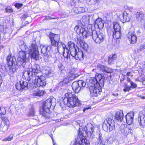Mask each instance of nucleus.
Masks as SVG:
<instances>
[{
  "instance_id": "1",
  "label": "nucleus",
  "mask_w": 145,
  "mask_h": 145,
  "mask_svg": "<svg viewBox=\"0 0 145 145\" xmlns=\"http://www.w3.org/2000/svg\"><path fill=\"white\" fill-rule=\"evenodd\" d=\"M104 77L103 74L97 73L95 78H91L86 80V82L83 80H79L73 83L72 87L73 90L78 93L82 87L86 86L89 89L91 95L96 97L102 91L101 87L104 84Z\"/></svg>"
},
{
  "instance_id": "2",
  "label": "nucleus",
  "mask_w": 145,
  "mask_h": 145,
  "mask_svg": "<svg viewBox=\"0 0 145 145\" xmlns=\"http://www.w3.org/2000/svg\"><path fill=\"white\" fill-rule=\"evenodd\" d=\"M40 66L35 64L31 67V68H27L23 72V78L29 81L33 77H35V82L38 87L44 86L46 84L45 77L41 74Z\"/></svg>"
},
{
  "instance_id": "3",
  "label": "nucleus",
  "mask_w": 145,
  "mask_h": 145,
  "mask_svg": "<svg viewBox=\"0 0 145 145\" xmlns=\"http://www.w3.org/2000/svg\"><path fill=\"white\" fill-rule=\"evenodd\" d=\"M64 104L70 108L78 106L80 104L79 100L74 93L68 92L65 94L63 100Z\"/></svg>"
},
{
  "instance_id": "4",
  "label": "nucleus",
  "mask_w": 145,
  "mask_h": 145,
  "mask_svg": "<svg viewBox=\"0 0 145 145\" xmlns=\"http://www.w3.org/2000/svg\"><path fill=\"white\" fill-rule=\"evenodd\" d=\"M21 49L22 50L20 51L18 54V56L17 59V62L20 66H22L24 68H25L27 67L26 63L28 61L29 54L23 50L24 49L26 50L27 49V47L24 44L21 46Z\"/></svg>"
},
{
  "instance_id": "5",
  "label": "nucleus",
  "mask_w": 145,
  "mask_h": 145,
  "mask_svg": "<svg viewBox=\"0 0 145 145\" xmlns=\"http://www.w3.org/2000/svg\"><path fill=\"white\" fill-rule=\"evenodd\" d=\"M71 55L77 60H83L84 57L82 50L79 49L72 42H69L68 43Z\"/></svg>"
},
{
  "instance_id": "6",
  "label": "nucleus",
  "mask_w": 145,
  "mask_h": 145,
  "mask_svg": "<svg viewBox=\"0 0 145 145\" xmlns=\"http://www.w3.org/2000/svg\"><path fill=\"white\" fill-rule=\"evenodd\" d=\"M51 45L54 47H57L58 52H59L63 48H65L66 45L60 41V36L58 34H55L50 33L49 35Z\"/></svg>"
},
{
  "instance_id": "7",
  "label": "nucleus",
  "mask_w": 145,
  "mask_h": 145,
  "mask_svg": "<svg viewBox=\"0 0 145 145\" xmlns=\"http://www.w3.org/2000/svg\"><path fill=\"white\" fill-rule=\"evenodd\" d=\"M54 98H50L44 101L43 103L42 108L40 111V114L44 117H47L48 114L50 112V109L51 106H54L55 105Z\"/></svg>"
},
{
  "instance_id": "8",
  "label": "nucleus",
  "mask_w": 145,
  "mask_h": 145,
  "mask_svg": "<svg viewBox=\"0 0 145 145\" xmlns=\"http://www.w3.org/2000/svg\"><path fill=\"white\" fill-rule=\"evenodd\" d=\"M7 63L9 67V71L11 74H13L18 69V66L14 57L12 56L11 54H10L7 58Z\"/></svg>"
},
{
  "instance_id": "9",
  "label": "nucleus",
  "mask_w": 145,
  "mask_h": 145,
  "mask_svg": "<svg viewBox=\"0 0 145 145\" xmlns=\"http://www.w3.org/2000/svg\"><path fill=\"white\" fill-rule=\"evenodd\" d=\"M91 33L92 38L94 41L97 43L103 42L105 39V34L104 31H97L95 30L92 31Z\"/></svg>"
},
{
  "instance_id": "10",
  "label": "nucleus",
  "mask_w": 145,
  "mask_h": 145,
  "mask_svg": "<svg viewBox=\"0 0 145 145\" xmlns=\"http://www.w3.org/2000/svg\"><path fill=\"white\" fill-rule=\"evenodd\" d=\"M102 125L103 129L107 132H109L115 128L114 121L111 118L106 119L104 120Z\"/></svg>"
},
{
  "instance_id": "11",
  "label": "nucleus",
  "mask_w": 145,
  "mask_h": 145,
  "mask_svg": "<svg viewBox=\"0 0 145 145\" xmlns=\"http://www.w3.org/2000/svg\"><path fill=\"white\" fill-rule=\"evenodd\" d=\"M38 49V46L36 41L34 40L31 46L29 47V54L31 55V58L36 60L39 59V52Z\"/></svg>"
},
{
  "instance_id": "12",
  "label": "nucleus",
  "mask_w": 145,
  "mask_h": 145,
  "mask_svg": "<svg viewBox=\"0 0 145 145\" xmlns=\"http://www.w3.org/2000/svg\"><path fill=\"white\" fill-rule=\"evenodd\" d=\"M40 47L41 50V53L43 54L44 57L45 59H47L48 57L51 56L52 51L50 46H46L41 45Z\"/></svg>"
},
{
  "instance_id": "13",
  "label": "nucleus",
  "mask_w": 145,
  "mask_h": 145,
  "mask_svg": "<svg viewBox=\"0 0 145 145\" xmlns=\"http://www.w3.org/2000/svg\"><path fill=\"white\" fill-rule=\"evenodd\" d=\"M84 132V131H80L79 129V131L78 132L77 136L79 139V145H89V141L86 139L85 137L83 135Z\"/></svg>"
},
{
  "instance_id": "14",
  "label": "nucleus",
  "mask_w": 145,
  "mask_h": 145,
  "mask_svg": "<svg viewBox=\"0 0 145 145\" xmlns=\"http://www.w3.org/2000/svg\"><path fill=\"white\" fill-rule=\"evenodd\" d=\"M9 121L5 116L2 117L0 120V130L1 131H5L8 129L7 125L9 124Z\"/></svg>"
},
{
  "instance_id": "15",
  "label": "nucleus",
  "mask_w": 145,
  "mask_h": 145,
  "mask_svg": "<svg viewBox=\"0 0 145 145\" xmlns=\"http://www.w3.org/2000/svg\"><path fill=\"white\" fill-rule=\"evenodd\" d=\"M138 121L140 126L142 128L145 127V111L140 112L138 117Z\"/></svg>"
},
{
  "instance_id": "16",
  "label": "nucleus",
  "mask_w": 145,
  "mask_h": 145,
  "mask_svg": "<svg viewBox=\"0 0 145 145\" xmlns=\"http://www.w3.org/2000/svg\"><path fill=\"white\" fill-rule=\"evenodd\" d=\"M120 128L121 133L124 135L127 136L131 133L130 127H127L126 125L122 124L120 125Z\"/></svg>"
},
{
  "instance_id": "17",
  "label": "nucleus",
  "mask_w": 145,
  "mask_h": 145,
  "mask_svg": "<svg viewBox=\"0 0 145 145\" xmlns=\"http://www.w3.org/2000/svg\"><path fill=\"white\" fill-rule=\"evenodd\" d=\"M123 111L119 110L116 112L115 115V120L116 121L121 122L123 120Z\"/></svg>"
},
{
  "instance_id": "18",
  "label": "nucleus",
  "mask_w": 145,
  "mask_h": 145,
  "mask_svg": "<svg viewBox=\"0 0 145 145\" xmlns=\"http://www.w3.org/2000/svg\"><path fill=\"white\" fill-rule=\"evenodd\" d=\"M104 23L101 18H98L94 22V26L95 29H102L104 27Z\"/></svg>"
},
{
  "instance_id": "19",
  "label": "nucleus",
  "mask_w": 145,
  "mask_h": 145,
  "mask_svg": "<svg viewBox=\"0 0 145 145\" xmlns=\"http://www.w3.org/2000/svg\"><path fill=\"white\" fill-rule=\"evenodd\" d=\"M134 117V114L132 112L129 113L125 116L126 122L128 125H130L133 123Z\"/></svg>"
},
{
  "instance_id": "20",
  "label": "nucleus",
  "mask_w": 145,
  "mask_h": 145,
  "mask_svg": "<svg viewBox=\"0 0 145 145\" xmlns=\"http://www.w3.org/2000/svg\"><path fill=\"white\" fill-rule=\"evenodd\" d=\"M120 20L123 22H128L130 20L128 14L126 12H121L119 16Z\"/></svg>"
},
{
  "instance_id": "21",
  "label": "nucleus",
  "mask_w": 145,
  "mask_h": 145,
  "mask_svg": "<svg viewBox=\"0 0 145 145\" xmlns=\"http://www.w3.org/2000/svg\"><path fill=\"white\" fill-rule=\"evenodd\" d=\"M81 22L80 20L78 21V23ZM84 26L82 22L79 23L78 25H76L74 28V31H76L77 33L81 35V33L82 32V30L84 28Z\"/></svg>"
},
{
  "instance_id": "22",
  "label": "nucleus",
  "mask_w": 145,
  "mask_h": 145,
  "mask_svg": "<svg viewBox=\"0 0 145 145\" xmlns=\"http://www.w3.org/2000/svg\"><path fill=\"white\" fill-rule=\"evenodd\" d=\"M93 30L91 29H89V30H86L84 28L82 30L81 35H82L83 39H86L89 36H92L91 35V33Z\"/></svg>"
},
{
  "instance_id": "23",
  "label": "nucleus",
  "mask_w": 145,
  "mask_h": 145,
  "mask_svg": "<svg viewBox=\"0 0 145 145\" xmlns=\"http://www.w3.org/2000/svg\"><path fill=\"white\" fill-rule=\"evenodd\" d=\"M136 17L137 20L141 23H144L145 21V16L144 14L140 12H137L136 14Z\"/></svg>"
},
{
  "instance_id": "24",
  "label": "nucleus",
  "mask_w": 145,
  "mask_h": 145,
  "mask_svg": "<svg viewBox=\"0 0 145 145\" xmlns=\"http://www.w3.org/2000/svg\"><path fill=\"white\" fill-rule=\"evenodd\" d=\"M97 68L98 70L105 73H108L110 72V69L108 67L101 65H98Z\"/></svg>"
},
{
  "instance_id": "25",
  "label": "nucleus",
  "mask_w": 145,
  "mask_h": 145,
  "mask_svg": "<svg viewBox=\"0 0 145 145\" xmlns=\"http://www.w3.org/2000/svg\"><path fill=\"white\" fill-rule=\"evenodd\" d=\"M60 52H62L63 53V56L65 58H68L69 57L71 53H70L69 49L67 48L66 47L65 48H63V50L61 51Z\"/></svg>"
},
{
  "instance_id": "26",
  "label": "nucleus",
  "mask_w": 145,
  "mask_h": 145,
  "mask_svg": "<svg viewBox=\"0 0 145 145\" xmlns=\"http://www.w3.org/2000/svg\"><path fill=\"white\" fill-rule=\"evenodd\" d=\"M117 58V55L115 54H111L108 57V63L109 64L113 63Z\"/></svg>"
},
{
  "instance_id": "27",
  "label": "nucleus",
  "mask_w": 145,
  "mask_h": 145,
  "mask_svg": "<svg viewBox=\"0 0 145 145\" xmlns=\"http://www.w3.org/2000/svg\"><path fill=\"white\" fill-rule=\"evenodd\" d=\"M44 74L49 77H52L54 75V71L50 69L49 67H47L45 70Z\"/></svg>"
},
{
  "instance_id": "28",
  "label": "nucleus",
  "mask_w": 145,
  "mask_h": 145,
  "mask_svg": "<svg viewBox=\"0 0 145 145\" xmlns=\"http://www.w3.org/2000/svg\"><path fill=\"white\" fill-rule=\"evenodd\" d=\"M128 38L131 44H133L137 41V38L136 36L133 35H128Z\"/></svg>"
},
{
  "instance_id": "29",
  "label": "nucleus",
  "mask_w": 145,
  "mask_h": 145,
  "mask_svg": "<svg viewBox=\"0 0 145 145\" xmlns=\"http://www.w3.org/2000/svg\"><path fill=\"white\" fill-rule=\"evenodd\" d=\"M112 32L113 37L115 39H119L121 36V30L116 31H113L112 30Z\"/></svg>"
},
{
  "instance_id": "30",
  "label": "nucleus",
  "mask_w": 145,
  "mask_h": 145,
  "mask_svg": "<svg viewBox=\"0 0 145 145\" xmlns=\"http://www.w3.org/2000/svg\"><path fill=\"white\" fill-rule=\"evenodd\" d=\"M91 130L87 133V136L90 139L92 140L94 138V135L93 134V131H94V128L91 125Z\"/></svg>"
},
{
  "instance_id": "31",
  "label": "nucleus",
  "mask_w": 145,
  "mask_h": 145,
  "mask_svg": "<svg viewBox=\"0 0 145 145\" xmlns=\"http://www.w3.org/2000/svg\"><path fill=\"white\" fill-rule=\"evenodd\" d=\"M121 27L120 25L117 22H114L113 23V29L112 30L113 31H120Z\"/></svg>"
},
{
  "instance_id": "32",
  "label": "nucleus",
  "mask_w": 145,
  "mask_h": 145,
  "mask_svg": "<svg viewBox=\"0 0 145 145\" xmlns=\"http://www.w3.org/2000/svg\"><path fill=\"white\" fill-rule=\"evenodd\" d=\"M45 93V91L39 89L34 92L33 95L36 96H40L43 95Z\"/></svg>"
},
{
  "instance_id": "33",
  "label": "nucleus",
  "mask_w": 145,
  "mask_h": 145,
  "mask_svg": "<svg viewBox=\"0 0 145 145\" xmlns=\"http://www.w3.org/2000/svg\"><path fill=\"white\" fill-rule=\"evenodd\" d=\"M70 80L68 78H64L62 81H61L59 83L60 86H64L69 83Z\"/></svg>"
},
{
  "instance_id": "34",
  "label": "nucleus",
  "mask_w": 145,
  "mask_h": 145,
  "mask_svg": "<svg viewBox=\"0 0 145 145\" xmlns=\"http://www.w3.org/2000/svg\"><path fill=\"white\" fill-rule=\"evenodd\" d=\"M35 112L33 108L31 107L28 111L27 115L29 116H33L35 114Z\"/></svg>"
},
{
  "instance_id": "35",
  "label": "nucleus",
  "mask_w": 145,
  "mask_h": 145,
  "mask_svg": "<svg viewBox=\"0 0 145 145\" xmlns=\"http://www.w3.org/2000/svg\"><path fill=\"white\" fill-rule=\"evenodd\" d=\"M22 80L19 81L16 84L15 86L16 89L18 90H22Z\"/></svg>"
},
{
  "instance_id": "36",
  "label": "nucleus",
  "mask_w": 145,
  "mask_h": 145,
  "mask_svg": "<svg viewBox=\"0 0 145 145\" xmlns=\"http://www.w3.org/2000/svg\"><path fill=\"white\" fill-rule=\"evenodd\" d=\"M22 90L26 89H28V84L27 82L22 80Z\"/></svg>"
},
{
  "instance_id": "37",
  "label": "nucleus",
  "mask_w": 145,
  "mask_h": 145,
  "mask_svg": "<svg viewBox=\"0 0 145 145\" xmlns=\"http://www.w3.org/2000/svg\"><path fill=\"white\" fill-rule=\"evenodd\" d=\"M78 140L77 136L76 137L74 140L71 142V145H79Z\"/></svg>"
},
{
  "instance_id": "38",
  "label": "nucleus",
  "mask_w": 145,
  "mask_h": 145,
  "mask_svg": "<svg viewBox=\"0 0 145 145\" xmlns=\"http://www.w3.org/2000/svg\"><path fill=\"white\" fill-rule=\"evenodd\" d=\"M5 12L6 13H10L13 12V10L10 6H7L5 8Z\"/></svg>"
},
{
  "instance_id": "39",
  "label": "nucleus",
  "mask_w": 145,
  "mask_h": 145,
  "mask_svg": "<svg viewBox=\"0 0 145 145\" xmlns=\"http://www.w3.org/2000/svg\"><path fill=\"white\" fill-rule=\"evenodd\" d=\"M136 80L142 82V84L145 85V77H139L137 79H136Z\"/></svg>"
},
{
  "instance_id": "40",
  "label": "nucleus",
  "mask_w": 145,
  "mask_h": 145,
  "mask_svg": "<svg viewBox=\"0 0 145 145\" xmlns=\"http://www.w3.org/2000/svg\"><path fill=\"white\" fill-rule=\"evenodd\" d=\"M77 43L78 44L80 45V46H81V45H83L85 43L84 41L82 39L80 38L77 39Z\"/></svg>"
},
{
  "instance_id": "41",
  "label": "nucleus",
  "mask_w": 145,
  "mask_h": 145,
  "mask_svg": "<svg viewBox=\"0 0 145 145\" xmlns=\"http://www.w3.org/2000/svg\"><path fill=\"white\" fill-rule=\"evenodd\" d=\"M6 112V111L4 108L3 107H0V114L4 115L5 114Z\"/></svg>"
},
{
  "instance_id": "42",
  "label": "nucleus",
  "mask_w": 145,
  "mask_h": 145,
  "mask_svg": "<svg viewBox=\"0 0 145 145\" xmlns=\"http://www.w3.org/2000/svg\"><path fill=\"white\" fill-rule=\"evenodd\" d=\"M106 141L108 143L113 144L114 140L112 137H110L106 139Z\"/></svg>"
},
{
  "instance_id": "43",
  "label": "nucleus",
  "mask_w": 145,
  "mask_h": 145,
  "mask_svg": "<svg viewBox=\"0 0 145 145\" xmlns=\"http://www.w3.org/2000/svg\"><path fill=\"white\" fill-rule=\"evenodd\" d=\"M84 50L86 51H87V49L88 48V45L87 44L85 43L83 45H81L80 46Z\"/></svg>"
},
{
  "instance_id": "44",
  "label": "nucleus",
  "mask_w": 145,
  "mask_h": 145,
  "mask_svg": "<svg viewBox=\"0 0 145 145\" xmlns=\"http://www.w3.org/2000/svg\"><path fill=\"white\" fill-rule=\"evenodd\" d=\"M131 90V88L130 86H128L126 84L125 86V88L123 89V91L125 92L127 91H129Z\"/></svg>"
},
{
  "instance_id": "45",
  "label": "nucleus",
  "mask_w": 145,
  "mask_h": 145,
  "mask_svg": "<svg viewBox=\"0 0 145 145\" xmlns=\"http://www.w3.org/2000/svg\"><path fill=\"white\" fill-rule=\"evenodd\" d=\"M15 7L17 8H19L23 6L22 3H17L15 4Z\"/></svg>"
},
{
  "instance_id": "46",
  "label": "nucleus",
  "mask_w": 145,
  "mask_h": 145,
  "mask_svg": "<svg viewBox=\"0 0 145 145\" xmlns=\"http://www.w3.org/2000/svg\"><path fill=\"white\" fill-rule=\"evenodd\" d=\"M14 135L13 134H11L8 136L7 138L5 139V140L6 141H10L13 138Z\"/></svg>"
},
{
  "instance_id": "47",
  "label": "nucleus",
  "mask_w": 145,
  "mask_h": 145,
  "mask_svg": "<svg viewBox=\"0 0 145 145\" xmlns=\"http://www.w3.org/2000/svg\"><path fill=\"white\" fill-rule=\"evenodd\" d=\"M145 49V45L144 43L141 44L139 48V49L140 51H141Z\"/></svg>"
},
{
  "instance_id": "48",
  "label": "nucleus",
  "mask_w": 145,
  "mask_h": 145,
  "mask_svg": "<svg viewBox=\"0 0 145 145\" xmlns=\"http://www.w3.org/2000/svg\"><path fill=\"white\" fill-rule=\"evenodd\" d=\"M131 86H130L131 88H135L137 87V85L133 82H131L130 84Z\"/></svg>"
},
{
  "instance_id": "49",
  "label": "nucleus",
  "mask_w": 145,
  "mask_h": 145,
  "mask_svg": "<svg viewBox=\"0 0 145 145\" xmlns=\"http://www.w3.org/2000/svg\"><path fill=\"white\" fill-rule=\"evenodd\" d=\"M57 18L56 17H52L50 16H46L44 19V20H48L51 19H56Z\"/></svg>"
},
{
  "instance_id": "50",
  "label": "nucleus",
  "mask_w": 145,
  "mask_h": 145,
  "mask_svg": "<svg viewBox=\"0 0 145 145\" xmlns=\"http://www.w3.org/2000/svg\"><path fill=\"white\" fill-rule=\"evenodd\" d=\"M97 145H105V144L104 141L97 140Z\"/></svg>"
},
{
  "instance_id": "51",
  "label": "nucleus",
  "mask_w": 145,
  "mask_h": 145,
  "mask_svg": "<svg viewBox=\"0 0 145 145\" xmlns=\"http://www.w3.org/2000/svg\"><path fill=\"white\" fill-rule=\"evenodd\" d=\"M97 140H101V141H104L102 136V134L101 133H100L99 135V138Z\"/></svg>"
},
{
  "instance_id": "52",
  "label": "nucleus",
  "mask_w": 145,
  "mask_h": 145,
  "mask_svg": "<svg viewBox=\"0 0 145 145\" xmlns=\"http://www.w3.org/2000/svg\"><path fill=\"white\" fill-rule=\"evenodd\" d=\"M119 143V142L118 140L115 139L113 143V145H118Z\"/></svg>"
},
{
  "instance_id": "53",
  "label": "nucleus",
  "mask_w": 145,
  "mask_h": 145,
  "mask_svg": "<svg viewBox=\"0 0 145 145\" xmlns=\"http://www.w3.org/2000/svg\"><path fill=\"white\" fill-rule=\"evenodd\" d=\"M126 76H133V75L132 74L131 72H128L126 74Z\"/></svg>"
},
{
  "instance_id": "54",
  "label": "nucleus",
  "mask_w": 145,
  "mask_h": 145,
  "mask_svg": "<svg viewBox=\"0 0 145 145\" xmlns=\"http://www.w3.org/2000/svg\"><path fill=\"white\" fill-rule=\"evenodd\" d=\"M62 66V65L61 63H60L58 64V68L60 70H61Z\"/></svg>"
},
{
  "instance_id": "55",
  "label": "nucleus",
  "mask_w": 145,
  "mask_h": 145,
  "mask_svg": "<svg viewBox=\"0 0 145 145\" xmlns=\"http://www.w3.org/2000/svg\"><path fill=\"white\" fill-rule=\"evenodd\" d=\"M112 95L113 96H114L116 97L118 96L119 95V94L118 93L115 92V93H113Z\"/></svg>"
},
{
  "instance_id": "56",
  "label": "nucleus",
  "mask_w": 145,
  "mask_h": 145,
  "mask_svg": "<svg viewBox=\"0 0 145 145\" xmlns=\"http://www.w3.org/2000/svg\"><path fill=\"white\" fill-rule=\"evenodd\" d=\"M78 76V75L77 74H72V76L74 78H76Z\"/></svg>"
},
{
  "instance_id": "57",
  "label": "nucleus",
  "mask_w": 145,
  "mask_h": 145,
  "mask_svg": "<svg viewBox=\"0 0 145 145\" xmlns=\"http://www.w3.org/2000/svg\"><path fill=\"white\" fill-rule=\"evenodd\" d=\"M28 14H24L23 16V17L24 18H26L27 17H28Z\"/></svg>"
},
{
  "instance_id": "58",
  "label": "nucleus",
  "mask_w": 145,
  "mask_h": 145,
  "mask_svg": "<svg viewBox=\"0 0 145 145\" xmlns=\"http://www.w3.org/2000/svg\"><path fill=\"white\" fill-rule=\"evenodd\" d=\"M50 137L51 138L52 140V141H53V145H55V143L54 142V140L53 139V135H52L51 134L50 135Z\"/></svg>"
},
{
  "instance_id": "59",
  "label": "nucleus",
  "mask_w": 145,
  "mask_h": 145,
  "mask_svg": "<svg viewBox=\"0 0 145 145\" xmlns=\"http://www.w3.org/2000/svg\"><path fill=\"white\" fill-rule=\"evenodd\" d=\"M127 81L128 82H130V84L131 83V82H132L131 79L129 78H127Z\"/></svg>"
},
{
  "instance_id": "60",
  "label": "nucleus",
  "mask_w": 145,
  "mask_h": 145,
  "mask_svg": "<svg viewBox=\"0 0 145 145\" xmlns=\"http://www.w3.org/2000/svg\"><path fill=\"white\" fill-rule=\"evenodd\" d=\"M142 67L143 68L145 69V62H144L143 63H142Z\"/></svg>"
},
{
  "instance_id": "61",
  "label": "nucleus",
  "mask_w": 145,
  "mask_h": 145,
  "mask_svg": "<svg viewBox=\"0 0 145 145\" xmlns=\"http://www.w3.org/2000/svg\"><path fill=\"white\" fill-rule=\"evenodd\" d=\"M88 109V108H84V109H83V111L84 112H85L86 110H87Z\"/></svg>"
},
{
  "instance_id": "62",
  "label": "nucleus",
  "mask_w": 145,
  "mask_h": 145,
  "mask_svg": "<svg viewBox=\"0 0 145 145\" xmlns=\"http://www.w3.org/2000/svg\"><path fill=\"white\" fill-rule=\"evenodd\" d=\"M142 98L143 99H144L145 98H144V97H142Z\"/></svg>"
},
{
  "instance_id": "63",
  "label": "nucleus",
  "mask_w": 145,
  "mask_h": 145,
  "mask_svg": "<svg viewBox=\"0 0 145 145\" xmlns=\"http://www.w3.org/2000/svg\"><path fill=\"white\" fill-rule=\"evenodd\" d=\"M81 12H80V11H78V13H80Z\"/></svg>"
},
{
  "instance_id": "64",
  "label": "nucleus",
  "mask_w": 145,
  "mask_h": 145,
  "mask_svg": "<svg viewBox=\"0 0 145 145\" xmlns=\"http://www.w3.org/2000/svg\"><path fill=\"white\" fill-rule=\"evenodd\" d=\"M81 8L79 7L78 8V9H79V8Z\"/></svg>"
}]
</instances>
